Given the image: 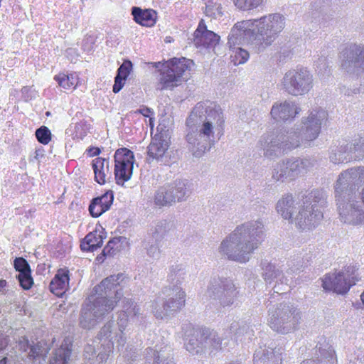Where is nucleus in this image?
<instances>
[{
  "mask_svg": "<svg viewBox=\"0 0 364 364\" xmlns=\"http://www.w3.org/2000/svg\"><path fill=\"white\" fill-rule=\"evenodd\" d=\"M186 292L181 287H166L151 304V312L158 319H164L184 306Z\"/></svg>",
  "mask_w": 364,
  "mask_h": 364,
  "instance_id": "nucleus-8",
  "label": "nucleus"
},
{
  "mask_svg": "<svg viewBox=\"0 0 364 364\" xmlns=\"http://www.w3.org/2000/svg\"><path fill=\"white\" fill-rule=\"evenodd\" d=\"M104 257L103 255L102 254L101 255H98L97 257V260L99 262H102L103 260H104Z\"/></svg>",
  "mask_w": 364,
  "mask_h": 364,
  "instance_id": "nucleus-62",
  "label": "nucleus"
},
{
  "mask_svg": "<svg viewBox=\"0 0 364 364\" xmlns=\"http://www.w3.org/2000/svg\"><path fill=\"white\" fill-rule=\"evenodd\" d=\"M90 156H98L100 154V149L98 147H90L87 149Z\"/></svg>",
  "mask_w": 364,
  "mask_h": 364,
  "instance_id": "nucleus-61",
  "label": "nucleus"
},
{
  "mask_svg": "<svg viewBox=\"0 0 364 364\" xmlns=\"http://www.w3.org/2000/svg\"><path fill=\"white\" fill-rule=\"evenodd\" d=\"M6 357L0 358V364H6Z\"/></svg>",
  "mask_w": 364,
  "mask_h": 364,
  "instance_id": "nucleus-63",
  "label": "nucleus"
},
{
  "mask_svg": "<svg viewBox=\"0 0 364 364\" xmlns=\"http://www.w3.org/2000/svg\"><path fill=\"white\" fill-rule=\"evenodd\" d=\"M169 147V141L162 134L155 135L148 146V155L157 161L163 164L168 162L167 151Z\"/></svg>",
  "mask_w": 364,
  "mask_h": 364,
  "instance_id": "nucleus-23",
  "label": "nucleus"
},
{
  "mask_svg": "<svg viewBox=\"0 0 364 364\" xmlns=\"http://www.w3.org/2000/svg\"><path fill=\"white\" fill-rule=\"evenodd\" d=\"M353 161H360L364 159V136H355L350 141L347 142Z\"/></svg>",
  "mask_w": 364,
  "mask_h": 364,
  "instance_id": "nucleus-38",
  "label": "nucleus"
},
{
  "mask_svg": "<svg viewBox=\"0 0 364 364\" xmlns=\"http://www.w3.org/2000/svg\"><path fill=\"white\" fill-rule=\"evenodd\" d=\"M114 176L118 185L128 181L133 173L134 163V153L127 149H118L114 154Z\"/></svg>",
  "mask_w": 364,
  "mask_h": 364,
  "instance_id": "nucleus-17",
  "label": "nucleus"
},
{
  "mask_svg": "<svg viewBox=\"0 0 364 364\" xmlns=\"http://www.w3.org/2000/svg\"><path fill=\"white\" fill-rule=\"evenodd\" d=\"M320 360L309 359L304 360L301 364H337L334 351L331 347L323 349L319 347Z\"/></svg>",
  "mask_w": 364,
  "mask_h": 364,
  "instance_id": "nucleus-41",
  "label": "nucleus"
},
{
  "mask_svg": "<svg viewBox=\"0 0 364 364\" xmlns=\"http://www.w3.org/2000/svg\"><path fill=\"white\" fill-rule=\"evenodd\" d=\"M341 221L349 225L364 223V209L355 196L336 198Z\"/></svg>",
  "mask_w": 364,
  "mask_h": 364,
  "instance_id": "nucleus-14",
  "label": "nucleus"
},
{
  "mask_svg": "<svg viewBox=\"0 0 364 364\" xmlns=\"http://www.w3.org/2000/svg\"><path fill=\"white\" fill-rule=\"evenodd\" d=\"M206 294L210 299L217 301L223 308L235 307L238 304L240 291L231 279H213Z\"/></svg>",
  "mask_w": 364,
  "mask_h": 364,
  "instance_id": "nucleus-12",
  "label": "nucleus"
},
{
  "mask_svg": "<svg viewBox=\"0 0 364 364\" xmlns=\"http://www.w3.org/2000/svg\"><path fill=\"white\" fill-rule=\"evenodd\" d=\"M114 241L110 240L102 250L103 256H111L114 254Z\"/></svg>",
  "mask_w": 364,
  "mask_h": 364,
  "instance_id": "nucleus-55",
  "label": "nucleus"
},
{
  "mask_svg": "<svg viewBox=\"0 0 364 364\" xmlns=\"http://www.w3.org/2000/svg\"><path fill=\"white\" fill-rule=\"evenodd\" d=\"M327 119L328 112L321 108L312 109L307 116L303 117L297 125L300 127L304 140L312 141L317 139Z\"/></svg>",
  "mask_w": 364,
  "mask_h": 364,
  "instance_id": "nucleus-16",
  "label": "nucleus"
},
{
  "mask_svg": "<svg viewBox=\"0 0 364 364\" xmlns=\"http://www.w3.org/2000/svg\"><path fill=\"white\" fill-rule=\"evenodd\" d=\"M300 319L299 310L288 303L272 305L268 309V325L279 333L287 334L294 331Z\"/></svg>",
  "mask_w": 364,
  "mask_h": 364,
  "instance_id": "nucleus-9",
  "label": "nucleus"
},
{
  "mask_svg": "<svg viewBox=\"0 0 364 364\" xmlns=\"http://www.w3.org/2000/svg\"><path fill=\"white\" fill-rule=\"evenodd\" d=\"M129 278L124 274L110 275L94 288L97 295L93 301L85 302L82 307L79 319L84 329L93 328L102 318L115 307L123 296L122 290L127 285Z\"/></svg>",
  "mask_w": 364,
  "mask_h": 364,
  "instance_id": "nucleus-4",
  "label": "nucleus"
},
{
  "mask_svg": "<svg viewBox=\"0 0 364 364\" xmlns=\"http://www.w3.org/2000/svg\"><path fill=\"white\" fill-rule=\"evenodd\" d=\"M99 336L101 340H107L109 343L107 346L102 344L97 348V349L92 345H87L85 347L84 356L85 358L88 360L90 364H105L114 346V340H115L114 338L111 340V338L102 336L100 333ZM114 342L116 343V341H114Z\"/></svg>",
  "mask_w": 364,
  "mask_h": 364,
  "instance_id": "nucleus-19",
  "label": "nucleus"
},
{
  "mask_svg": "<svg viewBox=\"0 0 364 364\" xmlns=\"http://www.w3.org/2000/svg\"><path fill=\"white\" fill-rule=\"evenodd\" d=\"M301 112V108L293 101L284 100L275 102L271 109L270 114L276 122L293 120Z\"/></svg>",
  "mask_w": 364,
  "mask_h": 364,
  "instance_id": "nucleus-21",
  "label": "nucleus"
},
{
  "mask_svg": "<svg viewBox=\"0 0 364 364\" xmlns=\"http://www.w3.org/2000/svg\"><path fill=\"white\" fill-rule=\"evenodd\" d=\"M326 194L314 189L296 197L283 196L277 203L276 210L284 220H291L301 230H310L318 225L323 218Z\"/></svg>",
  "mask_w": 364,
  "mask_h": 364,
  "instance_id": "nucleus-2",
  "label": "nucleus"
},
{
  "mask_svg": "<svg viewBox=\"0 0 364 364\" xmlns=\"http://www.w3.org/2000/svg\"><path fill=\"white\" fill-rule=\"evenodd\" d=\"M49 349L46 346L43 342H38L36 344L31 347V350L28 352L30 358L36 359L38 357H42L45 361V357L48 353Z\"/></svg>",
  "mask_w": 364,
  "mask_h": 364,
  "instance_id": "nucleus-45",
  "label": "nucleus"
},
{
  "mask_svg": "<svg viewBox=\"0 0 364 364\" xmlns=\"http://www.w3.org/2000/svg\"><path fill=\"white\" fill-rule=\"evenodd\" d=\"M132 68L130 60H125L118 68L115 78L125 81Z\"/></svg>",
  "mask_w": 364,
  "mask_h": 364,
  "instance_id": "nucleus-51",
  "label": "nucleus"
},
{
  "mask_svg": "<svg viewBox=\"0 0 364 364\" xmlns=\"http://www.w3.org/2000/svg\"><path fill=\"white\" fill-rule=\"evenodd\" d=\"M266 237L264 221L255 219L237 225L220 243L218 252L225 258L239 263L250 261Z\"/></svg>",
  "mask_w": 364,
  "mask_h": 364,
  "instance_id": "nucleus-5",
  "label": "nucleus"
},
{
  "mask_svg": "<svg viewBox=\"0 0 364 364\" xmlns=\"http://www.w3.org/2000/svg\"><path fill=\"white\" fill-rule=\"evenodd\" d=\"M249 53L241 48H233L230 58L235 65L243 64L249 59Z\"/></svg>",
  "mask_w": 364,
  "mask_h": 364,
  "instance_id": "nucleus-44",
  "label": "nucleus"
},
{
  "mask_svg": "<svg viewBox=\"0 0 364 364\" xmlns=\"http://www.w3.org/2000/svg\"><path fill=\"white\" fill-rule=\"evenodd\" d=\"M140 314L139 306L130 299L124 298L122 301V310L118 313L117 325L113 321L105 323L100 330L102 336L115 338L117 348L121 352L123 357L127 360H133L136 357L135 349L127 346L124 350L123 348L127 342V337L124 333L129 321H134Z\"/></svg>",
  "mask_w": 364,
  "mask_h": 364,
  "instance_id": "nucleus-6",
  "label": "nucleus"
},
{
  "mask_svg": "<svg viewBox=\"0 0 364 364\" xmlns=\"http://www.w3.org/2000/svg\"><path fill=\"white\" fill-rule=\"evenodd\" d=\"M68 272L59 271L50 284V290L58 296H61L66 291L68 286Z\"/></svg>",
  "mask_w": 364,
  "mask_h": 364,
  "instance_id": "nucleus-32",
  "label": "nucleus"
},
{
  "mask_svg": "<svg viewBox=\"0 0 364 364\" xmlns=\"http://www.w3.org/2000/svg\"><path fill=\"white\" fill-rule=\"evenodd\" d=\"M124 82L125 81H124V80L114 78V84L113 87H112V91L114 93L119 92L122 90V88L123 87V86L124 85Z\"/></svg>",
  "mask_w": 364,
  "mask_h": 364,
  "instance_id": "nucleus-57",
  "label": "nucleus"
},
{
  "mask_svg": "<svg viewBox=\"0 0 364 364\" xmlns=\"http://www.w3.org/2000/svg\"><path fill=\"white\" fill-rule=\"evenodd\" d=\"M147 255L155 259L159 258L161 255V251L159 247L157 244H151L147 247Z\"/></svg>",
  "mask_w": 364,
  "mask_h": 364,
  "instance_id": "nucleus-54",
  "label": "nucleus"
},
{
  "mask_svg": "<svg viewBox=\"0 0 364 364\" xmlns=\"http://www.w3.org/2000/svg\"><path fill=\"white\" fill-rule=\"evenodd\" d=\"M281 89L294 97L308 94L314 87V77L306 68H296L287 70L280 80Z\"/></svg>",
  "mask_w": 364,
  "mask_h": 364,
  "instance_id": "nucleus-11",
  "label": "nucleus"
},
{
  "mask_svg": "<svg viewBox=\"0 0 364 364\" xmlns=\"http://www.w3.org/2000/svg\"><path fill=\"white\" fill-rule=\"evenodd\" d=\"M193 64V60L186 58H175L166 62L160 70L156 89L171 90L180 85L186 80V73L190 70Z\"/></svg>",
  "mask_w": 364,
  "mask_h": 364,
  "instance_id": "nucleus-10",
  "label": "nucleus"
},
{
  "mask_svg": "<svg viewBox=\"0 0 364 364\" xmlns=\"http://www.w3.org/2000/svg\"><path fill=\"white\" fill-rule=\"evenodd\" d=\"M147 358L153 360L152 364H175L173 350L168 345H156L146 349Z\"/></svg>",
  "mask_w": 364,
  "mask_h": 364,
  "instance_id": "nucleus-24",
  "label": "nucleus"
},
{
  "mask_svg": "<svg viewBox=\"0 0 364 364\" xmlns=\"http://www.w3.org/2000/svg\"><path fill=\"white\" fill-rule=\"evenodd\" d=\"M220 36L208 30L204 20H200L193 33V43L199 49L214 48L219 42Z\"/></svg>",
  "mask_w": 364,
  "mask_h": 364,
  "instance_id": "nucleus-22",
  "label": "nucleus"
},
{
  "mask_svg": "<svg viewBox=\"0 0 364 364\" xmlns=\"http://www.w3.org/2000/svg\"><path fill=\"white\" fill-rule=\"evenodd\" d=\"M71 354V342L65 339L60 347L55 350L50 364H66Z\"/></svg>",
  "mask_w": 364,
  "mask_h": 364,
  "instance_id": "nucleus-34",
  "label": "nucleus"
},
{
  "mask_svg": "<svg viewBox=\"0 0 364 364\" xmlns=\"http://www.w3.org/2000/svg\"><path fill=\"white\" fill-rule=\"evenodd\" d=\"M272 178L276 181L293 180L290 169L289 168L288 159L277 163L274 166L272 171Z\"/></svg>",
  "mask_w": 364,
  "mask_h": 364,
  "instance_id": "nucleus-37",
  "label": "nucleus"
},
{
  "mask_svg": "<svg viewBox=\"0 0 364 364\" xmlns=\"http://www.w3.org/2000/svg\"><path fill=\"white\" fill-rule=\"evenodd\" d=\"M154 205L159 208L171 207L174 205L172 196L166 186L164 184L160 186L155 192L154 196Z\"/></svg>",
  "mask_w": 364,
  "mask_h": 364,
  "instance_id": "nucleus-35",
  "label": "nucleus"
},
{
  "mask_svg": "<svg viewBox=\"0 0 364 364\" xmlns=\"http://www.w3.org/2000/svg\"><path fill=\"white\" fill-rule=\"evenodd\" d=\"M35 135L38 142L44 145L48 144L52 137L50 129L46 126H41L40 128L37 129Z\"/></svg>",
  "mask_w": 364,
  "mask_h": 364,
  "instance_id": "nucleus-47",
  "label": "nucleus"
},
{
  "mask_svg": "<svg viewBox=\"0 0 364 364\" xmlns=\"http://www.w3.org/2000/svg\"><path fill=\"white\" fill-rule=\"evenodd\" d=\"M14 267L18 274L16 275L20 286L23 289H29L33 284L31 270L28 262L23 257H17L14 260Z\"/></svg>",
  "mask_w": 364,
  "mask_h": 364,
  "instance_id": "nucleus-26",
  "label": "nucleus"
},
{
  "mask_svg": "<svg viewBox=\"0 0 364 364\" xmlns=\"http://www.w3.org/2000/svg\"><path fill=\"white\" fill-rule=\"evenodd\" d=\"M354 274L353 267H348L345 272L328 274L322 279V287L327 291H333L339 294H346L358 281L353 276Z\"/></svg>",
  "mask_w": 364,
  "mask_h": 364,
  "instance_id": "nucleus-15",
  "label": "nucleus"
},
{
  "mask_svg": "<svg viewBox=\"0 0 364 364\" xmlns=\"http://www.w3.org/2000/svg\"><path fill=\"white\" fill-rule=\"evenodd\" d=\"M262 2L263 0H234L235 6L245 11L258 8L262 4Z\"/></svg>",
  "mask_w": 364,
  "mask_h": 364,
  "instance_id": "nucleus-46",
  "label": "nucleus"
},
{
  "mask_svg": "<svg viewBox=\"0 0 364 364\" xmlns=\"http://www.w3.org/2000/svg\"><path fill=\"white\" fill-rule=\"evenodd\" d=\"M139 112L144 117H149L150 125L153 126V119L150 116L153 114V111L148 107H143L139 110Z\"/></svg>",
  "mask_w": 364,
  "mask_h": 364,
  "instance_id": "nucleus-56",
  "label": "nucleus"
},
{
  "mask_svg": "<svg viewBox=\"0 0 364 364\" xmlns=\"http://www.w3.org/2000/svg\"><path fill=\"white\" fill-rule=\"evenodd\" d=\"M361 183H364V166L352 167L342 171L334 184L336 198L355 196L353 191Z\"/></svg>",
  "mask_w": 364,
  "mask_h": 364,
  "instance_id": "nucleus-13",
  "label": "nucleus"
},
{
  "mask_svg": "<svg viewBox=\"0 0 364 364\" xmlns=\"http://www.w3.org/2000/svg\"><path fill=\"white\" fill-rule=\"evenodd\" d=\"M114 196L112 191L93 198L89 206L90 215L94 218L100 217L110 208Z\"/></svg>",
  "mask_w": 364,
  "mask_h": 364,
  "instance_id": "nucleus-29",
  "label": "nucleus"
},
{
  "mask_svg": "<svg viewBox=\"0 0 364 364\" xmlns=\"http://www.w3.org/2000/svg\"><path fill=\"white\" fill-rule=\"evenodd\" d=\"M305 141L300 127L295 124L286 132L267 133L259 141L264 156L274 159L299 147Z\"/></svg>",
  "mask_w": 364,
  "mask_h": 364,
  "instance_id": "nucleus-7",
  "label": "nucleus"
},
{
  "mask_svg": "<svg viewBox=\"0 0 364 364\" xmlns=\"http://www.w3.org/2000/svg\"><path fill=\"white\" fill-rule=\"evenodd\" d=\"M32 346H31L30 344L29 341L27 339H26L25 338H23L19 342V347L23 351H27L28 350H29V351H30L31 347H32Z\"/></svg>",
  "mask_w": 364,
  "mask_h": 364,
  "instance_id": "nucleus-59",
  "label": "nucleus"
},
{
  "mask_svg": "<svg viewBox=\"0 0 364 364\" xmlns=\"http://www.w3.org/2000/svg\"><path fill=\"white\" fill-rule=\"evenodd\" d=\"M280 348H258L254 355V364H282V352Z\"/></svg>",
  "mask_w": 364,
  "mask_h": 364,
  "instance_id": "nucleus-27",
  "label": "nucleus"
},
{
  "mask_svg": "<svg viewBox=\"0 0 364 364\" xmlns=\"http://www.w3.org/2000/svg\"><path fill=\"white\" fill-rule=\"evenodd\" d=\"M132 14L134 21L143 26L151 27L156 23V13L151 9L143 10L134 6L132 9Z\"/></svg>",
  "mask_w": 364,
  "mask_h": 364,
  "instance_id": "nucleus-31",
  "label": "nucleus"
},
{
  "mask_svg": "<svg viewBox=\"0 0 364 364\" xmlns=\"http://www.w3.org/2000/svg\"><path fill=\"white\" fill-rule=\"evenodd\" d=\"M315 65L319 76L324 78L326 73L327 75H329L330 70H327L328 68V63L324 55H322L318 58V59L315 61Z\"/></svg>",
  "mask_w": 364,
  "mask_h": 364,
  "instance_id": "nucleus-49",
  "label": "nucleus"
},
{
  "mask_svg": "<svg viewBox=\"0 0 364 364\" xmlns=\"http://www.w3.org/2000/svg\"><path fill=\"white\" fill-rule=\"evenodd\" d=\"M200 335V330H193V333L186 338L185 347L193 355L203 353Z\"/></svg>",
  "mask_w": 364,
  "mask_h": 364,
  "instance_id": "nucleus-39",
  "label": "nucleus"
},
{
  "mask_svg": "<svg viewBox=\"0 0 364 364\" xmlns=\"http://www.w3.org/2000/svg\"><path fill=\"white\" fill-rule=\"evenodd\" d=\"M205 5V14L213 18H220L223 16V9L220 4L215 0H202Z\"/></svg>",
  "mask_w": 364,
  "mask_h": 364,
  "instance_id": "nucleus-42",
  "label": "nucleus"
},
{
  "mask_svg": "<svg viewBox=\"0 0 364 364\" xmlns=\"http://www.w3.org/2000/svg\"><path fill=\"white\" fill-rule=\"evenodd\" d=\"M166 185L172 196L174 204L186 201L191 194L188 181L186 179H176Z\"/></svg>",
  "mask_w": 364,
  "mask_h": 364,
  "instance_id": "nucleus-28",
  "label": "nucleus"
},
{
  "mask_svg": "<svg viewBox=\"0 0 364 364\" xmlns=\"http://www.w3.org/2000/svg\"><path fill=\"white\" fill-rule=\"evenodd\" d=\"M286 18L275 13L237 23L228 36V44H239L242 40L250 44L256 53L264 50L276 40L283 31Z\"/></svg>",
  "mask_w": 364,
  "mask_h": 364,
  "instance_id": "nucleus-3",
  "label": "nucleus"
},
{
  "mask_svg": "<svg viewBox=\"0 0 364 364\" xmlns=\"http://www.w3.org/2000/svg\"><path fill=\"white\" fill-rule=\"evenodd\" d=\"M8 343V337L0 332V350L4 349L7 346Z\"/></svg>",
  "mask_w": 364,
  "mask_h": 364,
  "instance_id": "nucleus-60",
  "label": "nucleus"
},
{
  "mask_svg": "<svg viewBox=\"0 0 364 364\" xmlns=\"http://www.w3.org/2000/svg\"><path fill=\"white\" fill-rule=\"evenodd\" d=\"M229 330L231 333H234L237 341L251 340L254 336L251 326L244 322L233 321L230 324Z\"/></svg>",
  "mask_w": 364,
  "mask_h": 364,
  "instance_id": "nucleus-33",
  "label": "nucleus"
},
{
  "mask_svg": "<svg viewBox=\"0 0 364 364\" xmlns=\"http://www.w3.org/2000/svg\"><path fill=\"white\" fill-rule=\"evenodd\" d=\"M186 277V270L183 264H175L169 267L168 279L171 283L178 286L185 281Z\"/></svg>",
  "mask_w": 364,
  "mask_h": 364,
  "instance_id": "nucleus-40",
  "label": "nucleus"
},
{
  "mask_svg": "<svg viewBox=\"0 0 364 364\" xmlns=\"http://www.w3.org/2000/svg\"><path fill=\"white\" fill-rule=\"evenodd\" d=\"M262 266L263 269L262 275L264 280L269 284L273 282H276V284L273 287L274 292L282 294V291L287 289L288 279L279 267L267 261L262 262Z\"/></svg>",
  "mask_w": 364,
  "mask_h": 364,
  "instance_id": "nucleus-20",
  "label": "nucleus"
},
{
  "mask_svg": "<svg viewBox=\"0 0 364 364\" xmlns=\"http://www.w3.org/2000/svg\"><path fill=\"white\" fill-rule=\"evenodd\" d=\"M66 56L70 60V61H73L77 59L78 56V53L75 48H68L65 51Z\"/></svg>",
  "mask_w": 364,
  "mask_h": 364,
  "instance_id": "nucleus-58",
  "label": "nucleus"
},
{
  "mask_svg": "<svg viewBox=\"0 0 364 364\" xmlns=\"http://www.w3.org/2000/svg\"><path fill=\"white\" fill-rule=\"evenodd\" d=\"M301 164L302 168L304 170V174L308 171L313 169V168L316 164V161L314 158L306 157V158H300Z\"/></svg>",
  "mask_w": 364,
  "mask_h": 364,
  "instance_id": "nucleus-53",
  "label": "nucleus"
},
{
  "mask_svg": "<svg viewBox=\"0 0 364 364\" xmlns=\"http://www.w3.org/2000/svg\"><path fill=\"white\" fill-rule=\"evenodd\" d=\"M200 339L203 347V353L205 350H209L210 353H213L212 350V342L210 339V330H200Z\"/></svg>",
  "mask_w": 364,
  "mask_h": 364,
  "instance_id": "nucleus-50",
  "label": "nucleus"
},
{
  "mask_svg": "<svg viewBox=\"0 0 364 364\" xmlns=\"http://www.w3.org/2000/svg\"><path fill=\"white\" fill-rule=\"evenodd\" d=\"M341 66L349 73L364 70V45L352 44L341 53Z\"/></svg>",
  "mask_w": 364,
  "mask_h": 364,
  "instance_id": "nucleus-18",
  "label": "nucleus"
},
{
  "mask_svg": "<svg viewBox=\"0 0 364 364\" xmlns=\"http://www.w3.org/2000/svg\"><path fill=\"white\" fill-rule=\"evenodd\" d=\"M225 118L220 105L215 102H198L186 120V141L196 157H200L215 143V134H223Z\"/></svg>",
  "mask_w": 364,
  "mask_h": 364,
  "instance_id": "nucleus-1",
  "label": "nucleus"
},
{
  "mask_svg": "<svg viewBox=\"0 0 364 364\" xmlns=\"http://www.w3.org/2000/svg\"><path fill=\"white\" fill-rule=\"evenodd\" d=\"M360 299H361L363 304H364V291L360 295Z\"/></svg>",
  "mask_w": 364,
  "mask_h": 364,
  "instance_id": "nucleus-64",
  "label": "nucleus"
},
{
  "mask_svg": "<svg viewBox=\"0 0 364 364\" xmlns=\"http://www.w3.org/2000/svg\"><path fill=\"white\" fill-rule=\"evenodd\" d=\"M61 87L69 90L75 88L77 84V77L75 73L66 75L65 73H59L54 78Z\"/></svg>",
  "mask_w": 364,
  "mask_h": 364,
  "instance_id": "nucleus-43",
  "label": "nucleus"
},
{
  "mask_svg": "<svg viewBox=\"0 0 364 364\" xmlns=\"http://www.w3.org/2000/svg\"><path fill=\"white\" fill-rule=\"evenodd\" d=\"M102 242V236L97 231H93L85 236L81 242L80 247L83 251L93 252L101 247Z\"/></svg>",
  "mask_w": 364,
  "mask_h": 364,
  "instance_id": "nucleus-36",
  "label": "nucleus"
},
{
  "mask_svg": "<svg viewBox=\"0 0 364 364\" xmlns=\"http://www.w3.org/2000/svg\"><path fill=\"white\" fill-rule=\"evenodd\" d=\"M288 161L289 168L290 169L293 180L298 176L304 175L300 158H294L288 159Z\"/></svg>",
  "mask_w": 364,
  "mask_h": 364,
  "instance_id": "nucleus-48",
  "label": "nucleus"
},
{
  "mask_svg": "<svg viewBox=\"0 0 364 364\" xmlns=\"http://www.w3.org/2000/svg\"><path fill=\"white\" fill-rule=\"evenodd\" d=\"M92 166L95 173V180L99 184H105L111 178L112 172L107 159L97 157L92 160Z\"/></svg>",
  "mask_w": 364,
  "mask_h": 364,
  "instance_id": "nucleus-30",
  "label": "nucleus"
},
{
  "mask_svg": "<svg viewBox=\"0 0 364 364\" xmlns=\"http://www.w3.org/2000/svg\"><path fill=\"white\" fill-rule=\"evenodd\" d=\"M210 339L211 340L212 342L211 343L213 352L223 349V342L221 338L218 336V333L214 331H210Z\"/></svg>",
  "mask_w": 364,
  "mask_h": 364,
  "instance_id": "nucleus-52",
  "label": "nucleus"
},
{
  "mask_svg": "<svg viewBox=\"0 0 364 364\" xmlns=\"http://www.w3.org/2000/svg\"><path fill=\"white\" fill-rule=\"evenodd\" d=\"M329 161L336 165L348 164L353 161L349 146L346 141H340L332 145L328 150Z\"/></svg>",
  "mask_w": 364,
  "mask_h": 364,
  "instance_id": "nucleus-25",
  "label": "nucleus"
}]
</instances>
